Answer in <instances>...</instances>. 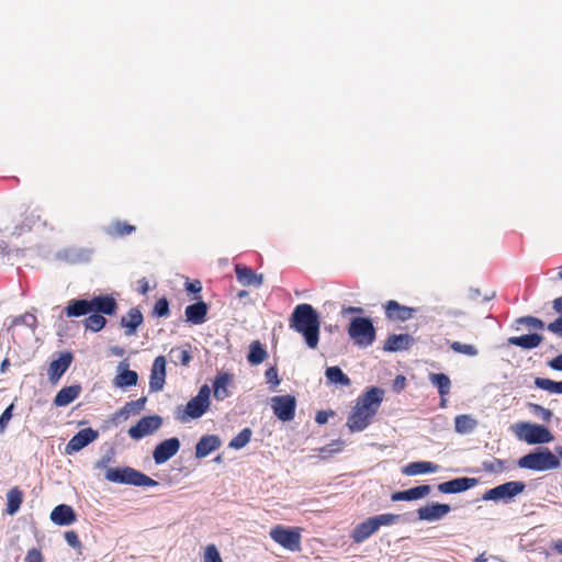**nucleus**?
I'll use <instances>...</instances> for the list:
<instances>
[{"instance_id":"nucleus-57","label":"nucleus","mask_w":562,"mask_h":562,"mask_svg":"<svg viewBox=\"0 0 562 562\" xmlns=\"http://www.w3.org/2000/svg\"><path fill=\"white\" fill-rule=\"evenodd\" d=\"M548 330L562 337V315L547 326Z\"/></svg>"},{"instance_id":"nucleus-11","label":"nucleus","mask_w":562,"mask_h":562,"mask_svg":"<svg viewBox=\"0 0 562 562\" xmlns=\"http://www.w3.org/2000/svg\"><path fill=\"white\" fill-rule=\"evenodd\" d=\"M273 414L282 422H290L295 416L296 400L292 395H277L271 398Z\"/></svg>"},{"instance_id":"nucleus-45","label":"nucleus","mask_w":562,"mask_h":562,"mask_svg":"<svg viewBox=\"0 0 562 562\" xmlns=\"http://www.w3.org/2000/svg\"><path fill=\"white\" fill-rule=\"evenodd\" d=\"M450 348L454 352L467 355L469 357H475L479 353L477 349L473 345L462 344L460 341L451 342Z\"/></svg>"},{"instance_id":"nucleus-2","label":"nucleus","mask_w":562,"mask_h":562,"mask_svg":"<svg viewBox=\"0 0 562 562\" xmlns=\"http://www.w3.org/2000/svg\"><path fill=\"white\" fill-rule=\"evenodd\" d=\"M290 328L301 334L306 345L315 349L319 341L321 321L316 310L307 303L294 307L289 319Z\"/></svg>"},{"instance_id":"nucleus-52","label":"nucleus","mask_w":562,"mask_h":562,"mask_svg":"<svg viewBox=\"0 0 562 562\" xmlns=\"http://www.w3.org/2000/svg\"><path fill=\"white\" fill-rule=\"evenodd\" d=\"M517 323L525 324L535 329H543V327H544V323L541 319L533 317V316L520 317L517 319Z\"/></svg>"},{"instance_id":"nucleus-18","label":"nucleus","mask_w":562,"mask_h":562,"mask_svg":"<svg viewBox=\"0 0 562 562\" xmlns=\"http://www.w3.org/2000/svg\"><path fill=\"white\" fill-rule=\"evenodd\" d=\"M451 507L448 504L432 503L418 508V519L426 521H436L450 513Z\"/></svg>"},{"instance_id":"nucleus-21","label":"nucleus","mask_w":562,"mask_h":562,"mask_svg":"<svg viewBox=\"0 0 562 562\" xmlns=\"http://www.w3.org/2000/svg\"><path fill=\"white\" fill-rule=\"evenodd\" d=\"M221 446V439L216 435H204L195 446V458L202 459Z\"/></svg>"},{"instance_id":"nucleus-36","label":"nucleus","mask_w":562,"mask_h":562,"mask_svg":"<svg viewBox=\"0 0 562 562\" xmlns=\"http://www.w3.org/2000/svg\"><path fill=\"white\" fill-rule=\"evenodd\" d=\"M477 426L476 419L470 415H458L454 419V428L459 434H470Z\"/></svg>"},{"instance_id":"nucleus-30","label":"nucleus","mask_w":562,"mask_h":562,"mask_svg":"<svg viewBox=\"0 0 562 562\" xmlns=\"http://www.w3.org/2000/svg\"><path fill=\"white\" fill-rule=\"evenodd\" d=\"M428 378L431 384L438 390L441 398V406H445V396H447L451 390V381L449 376L445 373H429Z\"/></svg>"},{"instance_id":"nucleus-27","label":"nucleus","mask_w":562,"mask_h":562,"mask_svg":"<svg viewBox=\"0 0 562 562\" xmlns=\"http://www.w3.org/2000/svg\"><path fill=\"white\" fill-rule=\"evenodd\" d=\"M543 340V336L537 333L522 335V336H513L507 339L509 345L520 347L522 349H533L537 348Z\"/></svg>"},{"instance_id":"nucleus-59","label":"nucleus","mask_w":562,"mask_h":562,"mask_svg":"<svg viewBox=\"0 0 562 562\" xmlns=\"http://www.w3.org/2000/svg\"><path fill=\"white\" fill-rule=\"evenodd\" d=\"M330 415H334V413L330 412ZM328 417H329V413H327L325 411H319L316 413L315 422L319 425H324L327 423Z\"/></svg>"},{"instance_id":"nucleus-10","label":"nucleus","mask_w":562,"mask_h":562,"mask_svg":"<svg viewBox=\"0 0 562 562\" xmlns=\"http://www.w3.org/2000/svg\"><path fill=\"white\" fill-rule=\"evenodd\" d=\"M519 438L529 445L547 443L553 440L551 431L546 426L529 423L521 424Z\"/></svg>"},{"instance_id":"nucleus-13","label":"nucleus","mask_w":562,"mask_h":562,"mask_svg":"<svg viewBox=\"0 0 562 562\" xmlns=\"http://www.w3.org/2000/svg\"><path fill=\"white\" fill-rule=\"evenodd\" d=\"M385 317L392 322H406L414 317L417 310L390 300L384 304Z\"/></svg>"},{"instance_id":"nucleus-8","label":"nucleus","mask_w":562,"mask_h":562,"mask_svg":"<svg viewBox=\"0 0 562 562\" xmlns=\"http://www.w3.org/2000/svg\"><path fill=\"white\" fill-rule=\"evenodd\" d=\"M301 529L286 528L282 525H277L271 528L269 535L271 539L292 552L301 550Z\"/></svg>"},{"instance_id":"nucleus-64","label":"nucleus","mask_w":562,"mask_h":562,"mask_svg":"<svg viewBox=\"0 0 562 562\" xmlns=\"http://www.w3.org/2000/svg\"><path fill=\"white\" fill-rule=\"evenodd\" d=\"M487 560L488 559L485 557V552H483L477 558H475L473 562H487Z\"/></svg>"},{"instance_id":"nucleus-54","label":"nucleus","mask_w":562,"mask_h":562,"mask_svg":"<svg viewBox=\"0 0 562 562\" xmlns=\"http://www.w3.org/2000/svg\"><path fill=\"white\" fill-rule=\"evenodd\" d=\"M529 407L532 413L540 416L543 420L549 422L552 417V412L548 408L542 407L539 404H529Z\"/></svg>"},{"instance_id":"nucleus-60","label":"nucleus","mask_w":562,"mask_h":562,"mask_svg":"<svg viewBox=\"0 0 562 562\" xmlns=\"http://www.w3.org/2000/svg\"><path fill=\"white\" fill-rule=\"evenodd\" d=\"M549 367L557 371H562V355L553 358L548 362Z\"/></svg>"},{"instance_id":"nucleus-12","label":"nucleus","mask_w":562,"mask_h":562,"mask_svg":"<svg viewBox=\"0 0 562 562\" xmlns=\"http://www.w3.org/2000/svg\"><path fill=\"white\" fill-rule=\"evenodd\" d=\"M162 419L158 415L142 417L135 426L128 429V435L133 439H142L161 426Z\"/></svg>"},{"instance_id":"nucleus-6","label":"nucleus","mask_w":562,"mask_h":562,"mask_svg":"<svg viewBox=\"0 0 562 562\" xmlns=\"http://www.w3.org/2000/svg\"><path fill=\"white\" fill-rule=\"evenodd\" d=\"M104 476L110 482L134 486H156L158 484L157 481L130 467L108 468Z\"/></svg>"},{"instance_id":"nucleus-49","label":"nucleus","mask_w":562,"mask_h":562,"mask_svg":"<svg viewBox=\"0 0 562 562\" xmlns=\"http://www.w3.org/2000/svg\"><path fill=\"white\" fill-rule=\"evenodd\" d=\"M153 314L158 317H166L170 314L169 302L166 297L156 301Z\"/></svg>"},{"instance_id":"nucleus-15","label":"nucleus","mask_w":562,"mask_h":562,"mask_svg":"<svg viewBox=\"0 0 562 562\" xmlns=\"http://www.w3.org/2000/svg\"><path fill=\"white\" fill-rule=\"evenodd\" d=\"M166 358L158 356L155 358L149 376V391L159 392L166 383Z\"/></svg>"},{"instance_id":"nucleus-16","label":"nucleus","mask_w":562,"mask_h":562,"mask_svg":"<svg viewBox=\"0 0 562 562\" xmlns=\"http://www.w3.org/2000/svg\"><path fill=\"white\" fill-rule=\"evenodd\" d=\"M72 359L74 357L69 351H64L59 353V357L57 359L53 360L49 363L47 374L52 383L58 382V380L70 367Z\"/></svg>"},{"instance_id":"nucleus-26","label":"nucleus","mask_w":562,"mask_h":562,"mask_svg":"<svg viewBox=\"0 0 562 562\" xmlns=\"http://www.w3.org/2000/svg\"><path fill=\"white\" fill-rule=\"evenodd\" d=\"M144 318L140 311L136 307L131 308L126 316L121 318V325L125 328L126 336H133L136 334L137 328L142 325Z\"/></svg>"},{"instance_id":"nucleus-40","label":"nucleus","mask_w":562,"mask_h":562,"mask_svg":"<svg viewBox=\"0 0 562 562\" xmlns=\"http://www.w3.org/2000/svg\"><path fill=\"white\" fill-rule=\"evenodd\" d=\"M535 385L550 393L562 394V381L555 382L546 378H536Z\"/></svg>"},{"instance_id":"nucleus-35","label":"nucleus","mask_w":562,"mask_h":562,"mask_svg":"<svg viewBox=\"0 0 562 562\" xmlns=\"http://www.w3.org/2000/svg\"><path fill=\"white\" fill-rule=\"evenodd\" d=\"M267 358V350L259 340L250 344L247 360L250 364L257 366L265 361Z\"/></svg>"},{"instance_id":"nucleus-46","label":"nucleus","mask_w":562,"mask_h":562,"mask_svg":"<svg viewBox=\"0 0 562 562\" xmlns=\"http://www.w3.org/2000/svg\"><path fill=\"white\" fill-rule=\"evenodd\" d=\"M145 403H146V397H140V398H138L136 401L128 402L122 408L120 414H122V415L124 414L125 416H127L130 413L136 414V413L140 412L144 408Z\"/></svg>"},{"instance_id":"nucleus-42","label":"nucleus","mask_w":562,"mask_h":562,"mask_svg":"<svg viewBox=\"0 0 562 562\" xmlns=\"http://www.w3.org/2000/svg\"><path fill=\"white\" fill-rule=\"evenodd\" d=\"M170 355L171 356H176V358L179 361V363H181L182 366L187 367V366H189V363L192 360L191 345L190 344H186L183 347L172 348L170 350Z\"/></svg>"},{"instance_id":"nucleus-32","label":"nucleus","mask_w":562,"mask_h":562,"mask_svg":"<svg viewBox=\"0 0 562 562\" xmlns=\"http://www.w3.org/2000/svg\"><path fill=\"white\" fill-rule=\"evenodd\" d=\"M23 503V492L20 487L14 486L10 488L7 493V508L5 513L8 515H14L20 510V507Z\"/></svg>"},{"instance_id":"nucleus-51","label":"nucleus","mask_w":562,"mask_h":562,"mask_svg":"<svg viewBox=\"0 0 562 562\" xmlns=\"http://www.w3.org/2000/svg\"><path fill=\"white\" fill-rule=\"evenodd\" d=\"M13 409H14V404L12 403L1 414V416H0V434H2L7 429L9 423L13 416Z\"/></svg>"},{"instance_id":"nucleus-53","label":"nucleus","mask_w":562,"mask_h":562,"mask_svg":"<svg viewBox=\"0 0 562 562\" xmlns=\"http://www.w3.org/2000/svg\"><path fill=\"white\" fill-rule=\"evenodd\" d=\"M64 537L68 546H70L74 549L81 550L82 543L79 540V537L76 531L68 530L65 532Z\"/></svg>"},{"instance_id":"nucleus-43","label":"nucleus","mask_w":562,"mask_h":562,"mask_svg":"<svg viewBox=\"0 0 562 562\" xmlns=\"http://www.w3.org/2000/svg\"><path fill=\"white\" fill-rule=\"evenodd\" d=\"M135 231L136 227L134 225L122 221H115L111 226L110 234L117 237H123L134 233Z\"/></svg>"},{"instance_id":"nucleus-1","label":"nucleus","mask_w":562,"mask_h":562,"mask_svg":"<svg viewBox=\"0 0 562 562\" xmlns=\"http://www.w3.org/2000/svg\"><path fill=\"white\" fill-rule=\"evenodd\" d=\"M384 397V390L371 386L357 398L356 405L347 419L351 432L364 430L378 413Z\"/></svg>"},{"instance_id":"nucleus-47","label":"nucleus","mask_w":562,"mask_h":562,"mask_svg":"<svg viewBox=\"0 0 562 562\" xmlns=\"http://www.w3.org/2000/svg\"><path fill=\"white\" fill-rule=\"evenodd\" d=\"M13 325H24L26 327L35 329L37 326V318L32 313H24L23 315H20L14 318Z\"/></svg>"},{"instance_id":"nucleus-58","label":"nucleus","mask_w":562,"mask_h":562,"mask_svg":"<svg viewBox=\"0 0 562 562\" xmlns=\"http://www.w3.org/2000/svg\"><path fill=\"white\" fill-rule=\"evenodd\" d=\"M186 290L191 293H199L202 290V284L199 280L187 282Z\"/></svg>"},{"instance_id":"nucleus-37","label":"nucleus","mask_w":562,"mask_h":562,"mask_svg":"<svg viewBox=\"0 0 562 562\" xmlns=\"http://www.w3.org/2000/svg\"><path fill=\"white\" fill-rule=\"evenodd\" d=\"M138 374L136 371L125 368L114 378V384L119 387H128L137 384Z\"/></svg>"},{"instance_id":"nucleus-31","label":"nucleus","mask_w":562,"mask_h":562,"mask_svg":"<svg viewBox=\"0 0 562 562\" xmlns=\"http://www.w3.org/2000/svg\"><path fill=\"white\" fill-rule=\"evenodd\" d=\"M412 337L407 334L390 335L384 342L385 351H398L409 347Z\"/></svg>"},{"instance_id":"nucleus-17","label":"nucleus","mask_w":562,"mask_h":562,"mask_svg":"<svg viewBox=\"0 0 562 562\" xmlns=\"http://www.w3.org/2000/svg\"><path fill=\"white\" fill-rule=\"evenodd\" d=\"M99 434L92 428L79 430L66 445V452L72 453L81 450L98 438Z\"/></svg>"},{"instance_id":"nucleus-50","label":"nucleus","mask_w":562,"mask_h":562,"mask_svg":"<svg viewBox=\"0 0 562 562\" xmlns=\"http://www.w3.org/2000/svg\"><path fill=\"white\" fill-rule=\"evenodd\" d=\"M204 562H223L217 548L209 544L204 551Z\"/></svg>"},{"instance_id":"nucleus-55","label":"nucleus","mask_w":562,"mask_h":562,"mask_svg":"<svg viewBox=\"0 0 562 562\" xmlns=\"http://www.w3.org/2000/svg\"><path fill=\"white\" fill-rule=\"evenodd\" d=\"M265 375H266L267 381L269 383H271L272 387H276L277 385H279L280 380H279L278 370L276 367H271V368L267 369Z\"/></svg>"},{"instance_id":"nucleus-20","label":"nucleus","mask_w":562,"mask_h":562,"mask_svg":"<svg viewBox=\"0 0 562 562\" xmlns=\"http://www.w3.org/2000/svg\"><path fill=\"white\" fill-rule=\"evenodd\" d=\"M477 483L473 477H458L438 485V491L443 494H454L468 491Z\"/></svg>"},{"instance_id":"nucleus-7","label":"nucleus","mask_w":562,"mask_h":562,"mask_svg":"<svg viewBox=\"0 0 562 562\" xmlns=\"http://www.w3.org/2000/svg\"><path fill=\"white\" fill-rule=\"evenodd\" d=\"M348 334L359 347L371 346L375 340V328L368 317H355L351 319Z\"/></svg>"},{"instance_id":"nucleus-33","label":"nucleus","mask_w":562,"mask_h":562,"mask_svg":"<svg viewBox=\"0 0 562 562\" xmlns=\"http://www.w3.org/2000/svg\"><path fill=\"white\" fill-rule=\"evenodd\" d=\"M229 382L231 375L228 373H221L215 378L213 383V394L217 401H223L228 396L229 392L227 386Z\"/></svg>"},{"instance_id":"nucleus-44","label":"nucleus","mask_w":562,"mask_h":562,"mask_svg":"<svg viewBox=\"0 0 562 562\" xmlns=\"http://www.w3.org/2000/svg\"><path fill=\"white\" fill-rule=\"evenodd\" d=\"M372 518L376 525V528L379 529L382 526H391L396 524L397 521H400L401 515L387 513L373 516Z\"/></svg>"},{"instance_id":"nucleus-24","label":"nucleus","mask_w":562,"mask_h":562,"mask_svg":"<svg viewBox=\"0 0 562 562\" xmlns=\"http://www.w3.org/2000/svg\"><path fill=\"white\" fill-rule=\"evenodd\" d=\"M50 519L58 526H68L76 521V514L71 506L60 504L52 510Z\"/></svg>"},{"instance_id":"nucleus-5","label":"nucleus","mask_w":562,"mask_h":562,"mask_svg":"<svg viewBox=\"0 0 562 562\" xmlns=\"http://www.w3.org/2000/svg\"><path fill=\"white\" fill-rule=\"evenodd\" d=\"M517 465L520 469L532 471H548L559 469L561 462L559 457L551 452L548 448H538L536 451L519 458Z\"/></svg>"},{"instance_id":"nucleus-4","label":"nucleus","mask_w":562,"mask_h":562,"mask_svg":"<svg viewBox=\"0 0 562 562\" xmlns=\"http://www.w3.org/2000/svg\"><path fill=\"white\" fill-rule=\"evenodd\" d=\"M211 389L207 384H203L198 394L193 396L184 407H179L176 418L180 423H189L190 420L202 417L210 408Z\"/></svg>"},{"instance_id":"nucleus-48","label":"nucleus","mask_w":562,"mask_h":562,"mask_svg":"<svg viewBox=\"0 0 562 562\" xmlns=\"http://www.w3.org/2000/svg\"><path fill=\"white\" fill-rule=\"evenodd\" d=\"M507 468L506 462L501 459L494 458L491 461L483 462V469L487 472L501 473Z\"/></svg>"},{"instance_id":"nucleus-25","label":"nucleus","mask_w":562,"mask_h":562,"mask_svg":"<svg viewBox=\"0 0 562 562\" xmlns=\"http://www.w3.org/2000/svg\"><path fill=\"white\" fill-rule=\"evenodd\" d=\"M378 531L376 525L372 517L357 525L352 532L351 538L353 542L361 543L368 538H370L373 533Z\"/></svg>"},{"instance_id":"nucleus-3","label":"nucleus","mask_w":562,"mask_h":562,"mask_svg":"<svg viewBox=\"0 0 562 562\" xmlns=\"http://www.w3.org/2000/svg\"><path fill=\"white\" fill-rule=\"evenodd\" d=\"M117 310V303L111 295L93 296L91 300H70L64 313L67 317H80L89 313H102L114 315Z\"/></svg>"},{"instance_id":"nucleus-28","label":"nucleus","mask_w":562,"mask_h":562,"mask_svg":"<svg viewBox=\"0 0 562 562\" xmlns=\"http://www.w3.org/2000/svg\"><path fill=\"white\" fill-rule=\"evenodd\" d=\"M80 392L81 386L79 384L65 386L56 394L54 404L58 407L67 406L79 396Z\"/></svg>"},{"instance_id":"nucleus-14","label":"nucleus","mask_w":562,"mask_h":562,"mask_svg":"<svg viewBox=\"0 0 562 562\" xmlns=\"http://www.w3.org/2000/svg\"><path fill=\"white\" fill-rule=\"evenodd\" d=\"M180 441L177 437H171L158 443L153 452L156 464H162L178 453Z\"/></svg>"},{"instance_id":"nucleus-34","label":"nucleus","mask_w":562,"mask_h":562,"mask_svg":"<svg viewBox=\"0 0 562 562\" xmlns=\"http://www.w3.org/2000/svg\"><path fill=\"white\" fill-rule=\"evenodd\" d=\"M45 224V222L42 218V211L37 207H30L27 206L23 212V222L21 225V228H27L32 229L37 224Z\"/></svg>"},{"instance_id":"nucleus-23","label":"nucleus","mask_w":562,"mask_h":562,"mask_svg":"<svg viewBox=\"0 0 562 562\" xmlns=\"http://www.w3.org/2000/svg\"><path fill=\"white\" fill-rule=\"evenodd\" d=\"M207 310V304L203 301L188 305L184 310L186 321L194 325L203 324L206 321Z\"/></svg>"},{"instance_id":"nucleus-41","label":"nucleus","mask_w":562,"mask_h":562,"mask_svg":"<svg viewBox=\"0 0 562 562\" xmlns=\"http://www.w3.org/2000/svg\"><path fill=\"white\" fill-rule=\"evenodd\" d=\"M251 435L252 431L250 428H244L229 441L228 447L236 450L244 448L250 441Z\"/></svg>"},{"instance_id":"nucleus-56","label":"nucleus","mask_w":562,"mask_h":562,"mask_svg":"<svg viewBox=\"0 0 562 562\" xmlns=\"http://www.w3.org/2000/svg\"><path fill=\"white\" fill-rule=\"evenodd\" d=\"M25 562H44L42 552L36 548L29 550L25 557Z\"/></svg>"},{"instance_id":"nucleus-62","label":"nucleus","mask_w":562,"mask_h":562,"mask_svg":"<svg viewBox=\"0 0 562 562\" xmlns=\"http://www.w3.org/2000/svg\"><path fill=\"white\" fill-rule=\"evenodd\" d=\"M552 307H553L555 313L562 314V296L557 297L555 300H553Z\"/></svg>"},{"instance_id":"nucleus-39","label":"nucleus","mask_w":562,"mask_h":562,"mask_svg":"<svg viewBox=\"0 0 562 562\" xmlns=\"http://www.w3.org/2000/svg\"><path fill=\"white\" fill-rule=\"evenodd\" d=\"M102 313H93L83 321L86 329L98 333L104 328L106 319Z\"/></svg>"},{"instance_id":"nucleus-38","label":"nucleus","mask_w":562,"mask_h":562,"mask_svg":"<svg viewBox=\"0 0 562 562\" xmlns=\"http://www.w3.org/2000/svg\"><path fill=\"white\" fill-rule=\"evenodd\" d=\"M325 375H326L327 380L333 384L349 386L351 383L350 379L337 366L328 367L325 371Z\"/></svg>"},{"instance_id":"nucleus-9","label":"nucleus","mask_w":562,"mask_h":562,"mask_svg":"<svg viewBox=\"0 0 562 562\" xmlns=\"http://www.w3.org/2000/svg\"><path fill=\"white\" fill-rule=\"evenodd\" d=\"M526 488V484L520 481H510L504 484L497 485L483 495L484 501H504L508 502L516 495L522 493Z\"/></svg>"},{"instance_id":"nucleus-63","label":"nucleus","mask_w":562,"mask_h":562,"mask_svg":"<svg viewBox=\"0 0 562 562\" xmlns=\"http://www.w3.org/2000/svg\"><path fill=\"white\" fill-rule=\"evenodd\" d=\"M553 549H554L558 553L562 554V539H561V540H558V541L553 544Z\"/></svg>"},{"instance_id":"nucleus-19","label":"nucleus","mask_w":562,"mask_h":562,"mask_svg":"<svg viewBox=\"0 0 562 562\" xmlns=\"http://www.w3.org/2000/svg\"><path fill=\"white\" fill-rule=\"evenodd\" d=\"M237 281L244 286L259 288L263 283V276L257 274L251 268L241 263L235 265Z\"/></svg>"},{"instance_id":"nucleus-22","label":"nucleus","mask_w":562,"mask_h":562,"mask_svg":"<svg viewBox=\"0 0 562 562\" xmlns=\"http://www.w3.org/2000/svg\"><path fill=\"white\" fill-rule=\"evenodd\" d=\"M431 491V487L427 484L418 485L406 491L394 492L391 495L393 502L400 501H415L426 497Z\"/></svg>"},{"instance_id":"nucleus-61","label":"nucleus","mask_w":562,"mask_h":562,"mask_svg":"<svg viewBox=\"0 0 562 562\" xmlns=\"http://www.w3.org/2000/svg\"><path fill=\"white\" fill-rule=\"evenodd\" d=\"M405 381H406L405 376H403V375H397V376H396V379H395V381H394V389H395L396 391H401V390H403V389H404V386H405Z\"/></svg>"},{"instance_id":"nucleus-29","label":"nucleus","mask_w":562,"mask_h":562,"mask_svg":"<svg viewBox=\"0 0 562 562\" xmlns=\"http://www.w3.org/2000/svg\"><path fill=\"white\" fill-rule=\"evenodd\" d=\"M439 469L438 464L430 461H416L411 462L406 467L403 468L402 472L405 475L414 476L424 473H434Z\"/></svg>"}]
</instances>
